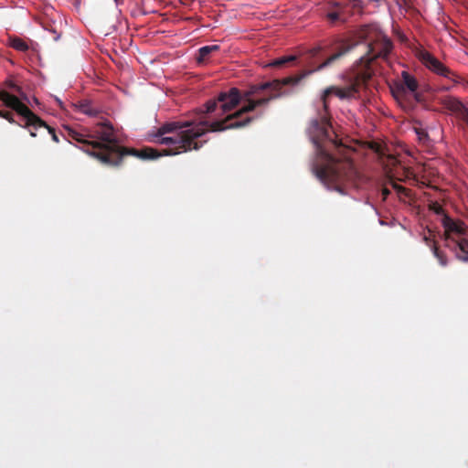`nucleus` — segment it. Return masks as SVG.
<instances>
[{
  "label": "nucleus",
  "instance_id": "9",
  "mask_svg": "<svg viewBox=\"0 0 468 468\" xmlns=\"http://www.w3.org/2000/svg\"><path fill=\"white\" fill-rule=\"evenodd\" d=\"M74 109L90 117H95L100 111L92 105L90 100H82L72 104Z\"/></svg>",
  "mask_w": 468,
  "mask_h": 468
},
{
  "label": "nucleus",
  "instance_id": "13",
  "mask_svg": "<svg viewBox=\"0 0 468 468\" xmlns=\"http://www.w3.org/2000/svg\"><path fill=\"white\" fill-rule=\"evenodd\" d=\"M295 59H296V56H294V55L282 56V57L277 58L275 59H272L268 64V66H270V67H282L286 63L294 61Z\"/></svg>",
  "mask_w": 468,
  "mask_h": 468
},
{
  "label": "nucleus",
  "instance_id": "1",
  "mask_svg": "<svg viewBox=\"0 0 468 468\" xmlns=\"http://www.w3.org/2000/svg\"><path fill=\"white\" fill-rule=\"evenodd\" d=\"M240 101L239 90L231 88L220 92L214 100L204 105L203 113L208 116L198 122L175 121L162 124L154 134L156 143L169 146L167 150L158 151L154 148L142 150L126 149L121 146L113 127L110 123H101L90 136L73 128L65 127L68 136L78 143L85 144L81 149L103 165H119L125 155H133L142 160H155L161 156L176 155L190 150H197L207 142L198 141L207 132H221L228 129L240 128L252 120L246 117L236 120L241 112H249L256 108V100H249L239 112L222 116L234 109Z\"/></svg>",
  "mask_w": 468,
  "mask_h": 468
},
{
  "label": "nucleus",
  "instance_id": "10",
  "mask_svg": "<svg viewBox=\"0 0 468 468\" xmlns=\"http://www.w3.org/2000/svg\"><path fill=\"white\" fill-rule=\"evenodd\" d=\"M423 239L425 240L426 244L431 248L433 256L438 260L439 264L442 267L447 266L448 264V259L443 251L440 250L433 242H431L428 237H424Z\"/></svg>",
  "mask_w": 468,
  "mask_h": 468
},
{
  "label": "nucleus",
  "instance_id": "17",
  "mask_svg": "<svg viewBox=\"0 0 468 468\" xmlns=\"http://www.w3.org/2000/svg\"><path fill=\"white\" fill-rule=\"evenodd\" d=\"M394 187L399 192V193H403V194H406L407 190L402 187V186H397L395 185Z\"/></svg>",
  "mask_w": 468,
  "mask_h": 468
},
{
  "label": "nucleus",
  "instance_id": "18",
  "mask_svg": "<svg viewBox=\"0 0 468 468\" xmlns=\"http://www.w3.org/2000/svg\"><path fill=\"white\" fill-rule=\"evenodd\" d=\"M365 204H366V205L370 206L372 209H374L375 211H377V208L375 207V206H374V205H373V204H372L368 199H367V200L365 201Z\"/></svg>",
  "mask_w": 468,
  "mask_h": 468
},
{
  "label": "nucleus",
  "instance_id": "12",
  "mask_svg": "<svg viewBox=\"0 0 468 468\" xmlns=\"http://www.w3.org/2000/svg\"><path fill=\"white\" fill-rule=\"evenodd\" d=\"M219 49L218 45L203 46L198 49V56L197 58V63H202L205 58L212 52Z\"/></svg>",
  "mask_w": 468,
  "mask_h": 468
},
{
  "label": "nucleus",
  "instance_id": "21",
  "mask_svg": "<svg viewBox=\"0 0 468 468\" xmlns=\"http://www.w3.org/2000/svg\"><path fill=\"white\" fill-rule=\"evenodd\" d=\"M450 89H451L450 87H442V89H441V90H449Z\"/></svg>",
  "mask_w": 468,
  "mask_h": 468
},
{
  "label": "nucleus",
  "instance_id": "3",
  "mask_svg": "<svg viewBox=\"0 0 468 468\" xmlns=\"http://www.w3.org/2000/svg\"><path fill=\"white\" fill-rule=\"evenodd\" d=\"M442 226L445 230V246L454 252L457 259L468 262V238L463 224L445 216Z\"/></svg>",
  "mask_w": 468,
  "mask_h": 468
},
{
  "label": "nucleus",
  "instance_id": "20",
  "mask_svg": "<svg viewBox=\"0 0 468 468\" xmlns=\"http://www.w3.org/2000/svg\"><path fill=\"white\" fill-rule=\"evenodd\" d=\"M56 100H57V101H58V105H59L60 107H62V104H63V103H62V101H61L59 99H58V98H57Z\"/></svg>",
  "mask_w": 468,
  "mask_h": 468
},
{
  "label": "nucleus",
  "instance_id": "16",
  "mask_svg": "<svg viewBox=\"0 0 468 468\" xmlns=\"http://www.w3.org/2000/svg\"><path fill=\"white\" fill-rule=\"evenodd\" d=\"M389 194H390V191L388 188L385 187L382 189V196H383L384 199H386Z\"/></svg>",
  "mask_w": 468,
  "mask_h": 468
},
{
  "label": "nucleus",
  "instance_id": "7",
  "mask_svg": "<svg viewBox=\"0 0 468 468\" xmlns=\"http://www.w3.org/2000/svg\"><path fill=\"white\" fill-rule=\"evenodd\" d=\"M9 46L13 48L14 49L20 51V52H27L30 51L34 55H38L39 52V46L37 43L30 41L28 44L24 39L18 37H13L9 38Z\"/></svg>",
  "mask_w": 468,
  "mask_h": 468
},
{
  "label": "nucleus",
  "instance_id": "14",
  "mask_svg": "<svg viewBox=\"0 0 468 468\" xmlns=\"http://www.w3.org/2000/svg\"><path fill=\"white\" fill-rule=\"evenodd\" d=\"M0 117L7 120L10 123H17L18 125L19 123L25 124V122L23 120H20V122L15 121L13 118V114L10 112H5L3 111H0ZM20 119L22 118L20 117Z\"/></svg>",
  "mask_w": 468,
  "mask_h": 468
},
{
  "label": "nucleus",
  "instance_id": "6",
  "mask_svg": "<svg viewBox=\"0 0 468 468\" xmlns=\"http://www.w3.org/2000/svg\"><path fill=\"white\" fill-rule=\"evenodd\" d=\"M442 104L461 120L468 118V108L459 99L447 96L442 99Z\"/></svg>",
  "mask_w": 468,
  "mask_h": 468
},
{
  "label": "nucleus",
  "instance_id": "4",
  "mask_svg": "<svg viewBox=\"0 0 468 468\" xmlns=\"http://www.w3.org/2000/svg\"><path fill=\"white\" fill-rule=\"evenodd\" d=\"M0 100L4 102V104L16 111L19 116H21L22 120L25 122V124L19 123L21 127H45L48 130V133H51L53 141L56 143L58 142V137L56 134L55 131L48 127L46 123H44L37 116H36L27 105L21 102L17 97L12 95L8 92L3 91L0 94Z\"/></svg>",
  "mask_w": 468,
  "mask_h": 468
},
{
  "label": "nucleus",
  "instance_id": "24",
  "mask_svg": "<svg viewBox=\"0 0 468 468\" xmlns=\"http://www.w3.org/2000/svg\"><path fill=\"white\" fill-rule=\"evenodd\" d=\"M463 122L468 125V117Z\"/></svg>",
  "mask_w": 468,
  "mask_h": 468
},
{
  "label": "nucleus",
  "instance_id": "8",
  "mask_svg": "<svg viewBox=\"0 0 468 468\" xmlns=\"http://www.w3.org/2000/svg\"><path fill=\"white\" fill-rule=\"evenodd\" d=\"M331 6L334 10L328 11L325 16L329 22L331 24H334L336 21L346 22V16H344V7L339 2L333 1L331 3Z\"/></svg>",
  "mask_w": 468,
  "mask_h": 468
},
{
  "label": "nucleus",
  "instance_id": "5",
  "mask_svg": "<svg viewBox=\"0 0 468 468\" xmlns=\"http://www.w3.org/2000/svg\"><path fill=\"white\" fill-rule=\"evenodd\" d=\"M416 57L422 65L432 73L458 83L457 76L431 52L420 48L416 51Z\"/></svg>",
  "mask_w": 468,
  "mask_h": 468
},
{
  "label": "nucleus",
  "instance_id": "23",
  "mask_svg": "<svg viewBox=\"0 0 468 468\" xmlns=\"http://www.w3.org/2000/svg\"><path fill=\"white\" fill-rule=\"evenodd\" d=\"M114 2L116 3V5H119L121 2H122V0H114Z\"/></svg>",
  "mask_w": 468,
  "mask_h": 468
},
{
  "label": "nucleus",
  "instance_id": "22",
  "mask_svg": "<svg viewBox=\"0 0 468 468\" xmlns=\"http://www.w3.org/2000/svg\"><path fill=\"white\" fill-rule=\"evenodd\" d=\"M30 135L35 137L36 136V133H34V131H30Z\"/></svg>",
  "mask_w": 468,
  "mask_h": 468
},
{
  "label": "nucleus",
  "instance_id": "19",
  "mask_svg": "<svg viewBox=\"0 0 468 468\" xmlns=\"http://www.w3.org/2000/svg\"><path fill=\"white\" fill-rule=\"evenodd\" d=\"M54 35H55V36H54V40H56V41H57V40H58V39H59V37H60V35H59V34H58L57 32H54Z\"/></svg>",
  "mask_w": 468,
  "mask_h": 468
},
{
  "label": "nucleus",
  "instance_id": "11",
  "mask_svg": "<svg viewBox=\"0 0 468 468\" xmlns=\"http://www.w3.org/2000/svg\"><path fill=\"white\" fill-rule=\"evenodd\" d=\"M401 78L403 85L410 92H415L418 90L419 84L417 79L413 75L404 70L401 72Z\"/></svg>",
  "mask_w": 468,
  "mask_h": 468
},
{
  "label": "nucleus",
  "instance_id": "15",
  "mask_svg": "<svg viewBox=\"0 0 468 468\" xmlns=\"http://www.w3.org/2000/svg\"><path fill=\"white\" fill-rule=\"evenodd\" d=\"M416 133L420 141H424L428 137V134L423 131H416Z\"/></svg>",
  "mask_w": 468,
  "mask_h": 468
},
{
  "label": "nucleus",
  "instance_id": "2",
  "mask_svg": "<svg viewBox=\"0 0 468 468\" xmlns=\"http://www.w3.org/2000/svg\"><path fill=\"white\" fill-rule=\"evenodd\" d=\"M359 37L368 43L367 53L356 61L355 80L343 88L330 87L324 90L321 98L323 111L318 112L316 118L311 120L307 128V133L315 149V155L311 162L313 174L327 190H334L341 195H347V189L360 190L366 183V178L349 158L337 159L329 152V146L338 148L341 144L333 138L327 97L334 94L341 100L356 98L360 85L374 75L375 60L387 59L393 48L390 38L378 30L377 26L363 27L359 31Z\"/></svg>",
  "mask_w": 468,
  "mask_h": 468
}]
</instances>
